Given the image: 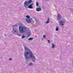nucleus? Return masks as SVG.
<instances>
[{
	"label": "nucleus",
	"instance_id": "obj_19",
	"mask_svg": "<svg viewBox=\"0 0 73 73\" xmlns=\"http://www.w3.org/2000/svg\"><path fill=\"white\" fill-rule=\"evenodd\" d=\"M39 5V4H38V2H36V7H38Z\"/></svg>",
	"mask_w": 73,
	"mask_h": 73
},
{
	"label": "nucleus",
	"instance_id": "obj_29",
	"mask_svg": "<svg viewBox=\"0 0 73 73\" xmlns=\"http://www.w3.org/2000/svg\"><path fill=\"white\" fill-rule=\"evenodd\" d=\"M36 19H35V21H36Z\"/></svg>",
	"mask_w": 73,
	"mask_h": 73
},
{
	"label": "nucleus",
	"instance_id": "obj_4",
	"mask_svg": "<svg viewBox=\"0 0 73 73\" xmlns=\"http://www.w3.org/2000/svg\"><path fill=\"white\" fill-rule=\"evenodd\" d=\"M31 3H32V0H29L28 1L25 2L24 7H25L26 8H27V7L28 6L29 4H31Z\"/></svg>",
	"mask_w": 73,
	"mask_h": 73
},
{
	"label": "nucleus",
	"instance_id": "obj_8",
	"mask_svg": "<svg viewBox=\"0 0 73 73\" xmlns=\"http://www.w3.org/2000/svg\"><path fill=\"white\" fill-rule=\"evenodd\" d=\"M33 5V3H32L31 4L28 6V7L29 8H30V9H33V8L32 5Z\"/></svg>",
	"mask_w": 73,
	"mask_h": 73
},
{
	"label": "nucleus",
	"instance_id": "obj_6",
	"mask_svg": "<svg viewBox=\"0 0 73 73\" xmlns=\"http://www.w3.org/2000/svg\"><path fill=\"white\" fill-rule=\"evenodd\" d=\"M26 21L28 23H32V22L33 21V20L31 19H26Z\"/></svg>",
	"mask_w": 73,
	"mask_h": 73
},
{
	"label": "nucleus",
	"instance_id": "obj_17",
	"mask_svg": "<svg viewBox=\"0 0 73 73\" xmlns=\"http://www.w3.org/2000/svg\"><path fill=\"white\" fill-rule=\"evenodd\" d=\"M26 17L28 19H29V18H30V16L29 15H26Z\"/></svg>",
	"mask_w": 73,
	"mask_h": 73
},
{
	"label": "nucleus",
	"instance_id": "obj_27",
	"mask_svg": "<svg viewBox=\"0 0 73 73\" xmlns=\"http://www.w3.org/2000/svg\"><path fill=\"white\" fill-rule=\"evenodd\" d=\"M4 36H7V35H6L5 34V35H4Z\"/></svg>",
	"mask_w": 73,
	"mask_h": 73
},
{
	"label": "nucleus",
	"instance_id": "obj_18",
	"mask_svg": "<svg viewBox=\"0 0 73 73\" xmlns=\"http://www.w3.org/2000/svg\"><path fill=\"white\" fill-rule=\"evenodd\" d=\"M25 37V36L24 35H23L22 36V39H23V38H24Z\"/></svg>",
	"mask_w": 73,
	"mask_h": 73
},
{
	"label": "nucleus",
	"instance_id": "obj_26",
	"mask_svg": "<svg viewBox=\"0 0 73 73\" xmlns=\"http://www.w3.org/2000/svg\"><path fill=\"white\" fill-rule=\"evenodd\" d=\"M35 37H37V36H36V35H35Z\"/></svg>",
	"mask_w": 73,
	"mask_h": 73
},
{
	"label": "nucleus",
	"instance_id": "obj_11",
	"mask_svg": "<svg viewBox=\"0 0 73 73\" xmlns=\"http://www.w3.org/2000/svg\"><path fill=\"white\" fill-rule=\"evenodd\" d=\"M59 27H56V31H59Z\"/></svg>",
	"mask_w": 73,
	"mask_h": 73
},
{
	"label": "nucleus",
	"instance_id": "obj_7",
	"mask_svg": "<svg viewBox=\"0 0 73 73\" xmlns=\"http://www.w3.org/2000/svg\"><path fill=\"white\" fill-rule=\"evenodd\" d=\"M26 33L27 35V37H29L31 35V31H29L26 32Z\"/></svg>",
	"mask_w": 73,
	"mask_h": 73
},
{
	"label": "nucleus",
	"instance_id": "obj_1",
	"mask_svg": "<svg viewBox=\"0 0 73 73\" xmlns=\"http://www.w3.org/2000/svg\"><path fill=\"white\" fill-rule=\"evenodd\" d=\"M24 49L25 51L24 53V54L25 58H28L29 56L33 54L32 52V51H31V50L29 48L25 46Z\"/></svg>",
	"mask_w": 73,
	"mask_h": 73
},
{
	"label": "nucleus",
	"instance_id": "obj_23",
	"mask_svg": "<svg viewBox=\"0 0 73 73\" xmlns=\"http://www.w3.org/2000/svg\"><path fill=\"white\" fill-rule=\"evenodd\" d=\"M45 6H43L42 7V9H44L45 8Z\"/></svg>",
	"mask_w": 73,
	"mask_h": 73
},
{
	"label": "nucleus",
	"instance_id": "obj_10",
	"mask_svg": "<svg viewBox=\"0 0 73 73\" xmlns=\"http://www.w3.org/2000/svg\"><path fill=\"white\" fill-rule=\"evenodd\" d=\"M49 18L48 17L47 21H46V24H48L49 23V20H50Z\"/></svg>",
	"mask_w": 73,
	"mask_h": 73
},
{
	"label": "nucleus",
	"instance_id": "obj_9",
	"mask_svg": "<svg viewBox=\"0 0 73 73\" xmlns=\"http://www.w3.org/2000/svg\"><path fill=\"white\" fill-rule=\"evenodd\" d=\"M41 8L38 7L36 9V11H37V12H40V11H41Z\"/></svg>",
	"mask_w": 73,
	"mask_h": 73
},
{
	"label": "nucleus",
	"instance_id": "obj_25",
	"mask_svg": "<svg viewBox=\"0 0 73 73\" xmlns=\"http://www.w3.org/2000/svg\"><path fill=\"white\" fill-rule=\"evenodd\" d=\"M46 1H49V0H45Z\"/></svg>",
	"mask_w": 73,
	"mask_h": 73
},
{
	"label": "nucleus",
	"instance_id": "obj_13",
	"mask_svg": "<svg viewBox=\"0 0 73 73\" xmlns=\"http://www.w3.org/2000/svg\"><path fill=\"white\" fill-rule=\"evenodd\" d=\"M55 44H52V48H55Z\"/></svg>",
	"mask_w": 73,
	"mask_h": 73
},
{
	"label": "nucleus",
	"instance_id": "obj_3",
	"mask_svg": "<svg viewBox=\"0 0 73 73\" xmlns=\"http://www.w3.org/2000/svg\"><path fill=\"white\" fill-rule=\"evenodd\" d=\"M32 58V61L34 62H35V61H36L35 60H36V58L35 57V56L33 54H32L30 55L27 58H25L26 59H28L29 58Z\"/></svg>",
	"mask_w": 73,
	"mask_h": 73
},
{
	"label": "nucleus",
	"instance_id": "obj_14",
	"mask_svg": "<svg viewBox=\"0 0 73 73\" xmlns=\"http://www.w3.org/2000/svg\"><path fill=\"white\" fill-rule=\"evenodd\" d=\"M33 40V38H30L28 39V40Z\"/></svg>",
	"mask_w": 73,
	"mask_h": 73
},
{
	"label": "nucleus",
	"instance_id": "obj_28",
	"mask_svg": "<svg viewBox=\"0 0 73 73\" xmlns=\"http://www.w3.org/2000/svg\"><path fill=\"white\" fill-rule=\"evenodd\" d=\"M19 36H20V35H18Z\"/></svg>",
	"mask_w": 73,
	"mask_h": 73
},
{
	"label": "nucleus",
	"instance_id": "obj_24",
	"mask_svg": "<svg viewBox=\"0 0 73 73\" xmlns=\"http://www.w3.org/2000/svg\"><path fill=\"white\" fill-rule=\"evenodd\" d=\"M9 61H11L12 60V58H9Z\"/></svg>",
	"mask_w": 73,
	"mask_h": 73
},
{
	"label": "nucleus",
	"instance_id": "obj_12",
	"mask_svg": "<svg viewBox=\"0 0 73 73\" xmlns=\"http://www.w3.org/2000/svg\"><path fill=\"white\" fill-rule=\"evenodd\" d=\"M60 17H61V15H58V20H59L60 19Z\"/></svg>",
	"mask_w": 73,
	"mask_h": 73
},
{
	"label": "nucleus",
	"instance_id": "obj_15",
	"mask_svg": "<svg viewBox=\"0 0 73 73\" xmlns=\"http://www.w3.org/2000/svg\"><path fill=\"white\" fill-rule=\"evenodd\" d=\"M13 33H15L14 32H16V30H15L14 29H13Z\"/></svg>",
	"mask_w": 73,
	"mask_h": 73
},
{
	"label": "nucleus",
	"instance_id": "obj_22",
	"mask_svg": "<svg viewBox=\"0 0 73 73\" xmlns=\"http://www.w3.org/2000/svg\"><path fill=\"white\" fill-rule=\"evenodd\" d=\"M48 43H50V40H48Z\"/></svg>",
	"mask_w": 73,
	"mask_h": 73
},
{
	"label": "nucleus",
	"instance_id": "obj_5",
	"mask_svg": "<svg viewBox=\"0 0 73 73\" xmlns=\"http://www.w3.org/2000/svg\"><path fill=\"white\" fill-rule=\"evenodd\" d=\"M64 23H65V21L64 20H62L60 21L59 24L60 25L62 26L64 25Z\"/></svg>",
	"mask_w": 73,
	"mask_h": 73
},
{
	"label": "nucleus",
	"instance_id": "obj_21",
	"mask_svg": "<svg viewBox=\"0 0 73 73\" xmlns=\"http://www.w3.org/2000/svg\"><path fill=\"white\" fill-rule=\"evenodd\" d=\"M13 26H15V27H17V24H15V25H13Z\"/></svg>",
	"mask_w": 73,
	"mask_h": 73
},
{
	"label": "nucleus",
	"instance_id": "obj_20",
	"mask_svg": "<svg viewBox=\"0 0 73 73\" xmlns=\"http://www.w3.org/2000/svg\"><path fill=\"white\" fill-rule=\"evenodd\" d=\"M43 38H45V37H46V36L45 35H43Z\"/></svg>",
	"mask_w": 73,
	"mask_h": 73
},
{
	"label": "nucleus",
	"instance_id": "obj_2",
	"mask_svg": "<svg viewBox=\"0 0 73 73\" xmlns=\"http://www.w3.org/2000/svg\"><path fill=\"white\" fill-rule=\"evenodd\" d=\"M28 29V28L24 26L23 27L21 26H19V29L20 32L21 33H25L26 31L25 30Z\"/></svg>",
	"mask_w": 73,
	"mask_h": 73
},
{
	"label": "nucleus",
	"instance_id": "obj_16",
	"mask_svg": "<svg viewBox=\"0 0 73 73\" xmlns=\"http://www.w3.org/2000/svg\"><path fill=\"white\" fill-rule=\"evenodd\" d=\"M29 66H32V65H33V63L32 62H31L29 64Z\"/></svg>",
	"mask_w": 73,
	"mask_h": 73
}]
</instances>
